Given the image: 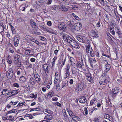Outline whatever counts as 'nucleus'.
I'll list each match as a JSON object with an SVG mask.
<instances>
[{"label": "nucleus", "instance_id": "f257e3e1", "mask_svg": "<svg viewBox=\"0 0 122 122\" xmlns=\"http://www.w3.org/2000/svg\"><path fill=\"white\" fill-rule=\"evenodd\" d=\"M108 77V75L106 74H103L102 76L100 77L99 79L100 84L102 85L106 84L108 81L107 79Z\"/></svg>", "mask_w": 122, "mask_h": 122}, {"label": "nucleus", "instance_id": "f03ea898", "mask_svg": "<svg viewBox=\"0 0 122 122\" xmlns=\"http://www.w3.org/2000/svg\"><path fill=\"white\" fill-rule=\"evenodd\" d=\"M76 38L79 41L84 43H86L89 41L88 39L83 36H76Z\"/></svg>", "mask_w": 122, "mask_h": 122}, {"label": "nucleus", "instance_id": "7ed1b4c3", "mask_svg": "<svg viewBox=\"0 0 122 122\" xmlns=\"http://www.w3.org/2000/svg\"><path fill=\"white\" fill-rule=\"evenodd\" d=\"M61 36L65 41H67L69 43L72 40L70 36L68 35L65 34V33H63L61 34Z\"/></svg>", "mask_w": 122, "mask_h": 122}, {"label": "nucleus", "instance_id": "20e7f679", "mask_svg": "<svg viewBox=\"0 0 122 122\" xmlns=\"http://www.w3.org/2000/svg\"><path fill=\"white\" fill-rule=\"evenodd\" d=\"M50 67L48 64H44L43 66V69L45 71V73L47 76L50 75Z\"/></svg>", "mask_w": 122, "mask_h": 122}, {"label": "nucleus", "instance_id": "39448f33", "mask_svg": "<svg viewBox=\"0 0 122 122\" xmlns=\"http://www.w3.org/2000/svg\"><path fill=\"white\" fill-rule=\"evenodd\" d=\"M70 44L73 47L76 49H79L80 47L78 42L74 41L73 39Z\"/></svg>", "mask_w": 122, "mask_h": 122}, {"label": "nucleus", "instance_id": "423d86ee", "mask_svg": "<svg viewBox=\"0 0 122 122\" xmlns=\"http://www.w3.org/2000/svg\"><path fill=\"white\" fill-rule=\"evenodd\" d=\"M14 75L13 70L12 68L9 69L6 73V76L8 78H12Z\"/></svg>", "mask_w": 122, "mask_h": 122}, {"label": "nucleus", "instance_id": "0eeeda50", "mask_svg": "<svg viewBox=\"0 0 122 122\" xmlns=\"http://www.w3.org/2000/svg\"><path fill=\"white\" fill-rule=\"evenodd\" d=\"M83 87L82 83H79L76 85L75 87V90L76 92H79L82 90Z\"/></svg>", "mask_w": 122, "mask_h": 122}, {"label": "nucleus", "instance_id": "6e6552de", "mask_svg": "<svg viewBox=\"0 0 122 122\" xmlns=\"http://www.w3.org/2000/svg\"><path fill=\"white\" fill-rule=\"evenodd\" d=\"M58 26L60 30H66V25L63 22L59 23Z\"/></svg>", "mask_w": 122, "mask_h": 122}, {"label": "nucleus", "instance_id": "1a4fd4ad", "mask_svg": "<svg viewBox=\"0 0 122 122\" xmlns=\"http://www.w3.org/2000/svg\"><path fill=\"white\" fill-rule=\"evenodd\" d=\"M82 25L81 23H77L74 24V27L75 30L79 31L80 30L81 28Z\"/></svg>", "mask_w": 122, "mask_h": 122}, {"label": "nucleus", "instance_id": "9d476101", "mask_svg": "<svg viewBox=\"0 0 122 122\" xmlns=\"http://www.w3.org/2000/svg\"><path fill=\"white\" fill-rule=\"evenodd\" d=\"M9 92V90L3 88L0 89V96L5 95Z\"/></svg>", "mask_w": 122, "mask_h": 122}, {"label": "nucleus", "instance_id": "9b49d317", "mask_svg": "<svg viewBox=\"0 0 122 122\" xmlns=\"http://www.w3.org/2000/svg\"><path fill=\"white\" fill-rule=\"evenodd\" d=\"M30 24L32 28L35 29L36 30H37L38 28L37 25L35 22L32 20H31L30 21Z\"/></svg>", "mask_w": 122, "mask_h": 122}, {"label": "nucleus", "instance_id": "f8f14e48", "mask_svg": "<svg viewBox=\"0 0 122 122\" xmlns=\"http://www.w3.org/2000/svg\"><path fill=\"white\" fill-rule=\"evenodd\" d=\"M20 37H18L15 36L14 38V45L17 46L18 45L19 43Z\"/></svg>", "mask_w": 122, "mask_h": 122}, {"label": "nucleus", "instance_id": "ddd939ff", "mask_svg": "<svg viewBox=\"0 0 122 122\" xmlns=\"http://www.w3.org/2000/svg\"><path fill=\"white\" fill-rule=\"evenodd\" d=\"M53 117L51 115H48L47 114L45 116L44 119H46V122H50V120H51L52 119Z\"/></svg>", "mask_w": 122, "mask_h": 122}, {"label": "nucleus", "instance_id": "4468645a", "mask_svg": "<svg viewBox=\"0 0 122 122\" xmlns=\"http://www.w3.org/2000/svg\"><path fill=\"white\" fill-rule=\"evenodd\" d=\"M79 102L81 103H85L87 101L86 98L84 96H82L79 99Z\"/></svg>", "mask_w": 122, "mask_h": 122}, {"label": "nucleus", "instance_id": "2eb2a0df", "mask_svg": "<svg viewBox=\"0 0 122 122\" xmlns=\"http://www.w3.org/2000/svg\"><path fill=\"white\" fill-rule=\"evenodd\" d=\"M34 77L35 80L37 82H40L41 81V78L40 76L36 73H35Z\"/></svg>", "mask_w": 122, "mask_h": 122}, {"label": "nucleus", "instance_id": "dca6fc26", "mask_svg": "<svg viewBox=\"0 0 122 122\" xmlns=\"http://www.w3.org/2000/svg\"><path fill=\"white\" fill-rule=\"evenodd\" d=\"M86 77L87 80L89 82L91 83H93V80L91 76L90 73H88L87 74V75H86Z\"/></svg>", "mask_w": 122, "mask_h": 122}, {"label": "nucleus", "instance_id": "f3484780", "mask_svg": "<svg viewBox=\"0 0 122 122\" xmlns=\"http://www.w3.org/2000/svg\"><path fill=\"white\" fill-rule=\"evenodd\" d=\"M43 30H44L52 34L54 33V32H53V31L51 28L46 27H43Z\"/></svg>", "mask_w": 122, "mask_h": 122}, {"label": "nucleus", "instance_id": "a211bd4d", "mask_svg": "<svg viewBox=\"0 0 122 122\" xmlns=\"http://www.w3.org/2000/svg\"><path fill=\"white\" fill-rule=\"evenodd\" d=\"M90 47V44L88 42L86 46L85 52L87 54L89 53Z\"/></svg>", "mask_w": 122, "mask_h": 122}, {"label": "nucleus", "instance_id": "6ab92c4d", "mask_svg": "<svg viewBox=\"0 0 122 122\" xmlns=\"http://www.w3.org/2000/svg\"><path fill=\"white\" fill-rule=\"evenodd\" d=\"M105 118L108 119L109 120V121L111 122H112L113 121V118L111 116H110V115L108 114H106L104 116Z\"/></svg>", "mask_w": 122, "mask_h": 122}, {"label": "nucleus", "instance_id": "aec40b11", "mask_svg": "<svg viewBox=\"0 0 122 122\" xmlns=\"http://www.w3.org/2000/svg\"><path fill=\"white\" fill-rule=\"evenodd\" d=\"M24 38L26 42L28 43H30L31 41L32 37L29 35H27L25 36Z\"/></svg>", "mask_w": 122, "mask_h": 122}, {"label": "nucleus", "instance_id": "412c9836", "mask_svg": "<svg viewBox=\"0 0 122 122\" xmlns=\"http://www.w3.org/2000/svg\"><path fill=\"white\" fill-rule=\"evenodd\" d=\"M36 81L34 79L33 77H31L29 80V81L30 84L32 85H34L36 83Z\"/></svg>", "mask_w": 122, "mask_h": 122}, {"label": "nucleus", "instance_id": "4be33fe9", "mask_svg": "<svg viewBox=\"0 0 122 122\" xmlns=\"http://www.w3.org/2000/svg\"><path fill=\"white\" fill-rule=\"evenodd\" d=\"M90 64L91 66L93 65V64L95 63L96 62V60L95 58H89Z\"/></svg>", "mask_w": 122, "mask_h": 122}, {"label": "nucleus", "instance_id": "5701e85b", "mask_svg": "<svg viewBox=\"0 0 122 122\" xmlns=\"http://www.w3.org/2000/svg\"><path fill=\"white\" fill-rule=\"evenodd\" d=\"M105 71L107 72L110 69L111 66L109 64L105 65Z\"/></svg>", "mask_w": 122, "mask_h": 122}, {"label": "nucleus", "instance_id": "b1692460", "mask_svg": "<svg viewBox=\"0 0 122 122\" xmlns=\"http://www.w3.org/2000/svg\"><path fill=\"white\" fill-rule=\"evenodd\" d=\"M60 8L61 10L64 12L67 11L68 10L66 7L63 5H62L61 6Z\"/></svg>", "mask_w": 122, "mask_h": 122}, {"label": "nucleus", "instance_id": "393cba45", "mask_svg": "<svg viewBox=\"0 0 122 122\" xmlns=\"http://www.w3.org/2000/svg\"><path fill=\"white\" fill-rule=\"evenodd\" d=\"M92 35L93 37L97 38L98 37V33L95 32L94 31H92L91 32Z\"/></svg>", "mask_w": 122, "mask_h": 122}, {"label": "nucleus", "instance_id": "a878e982", "mask_svg": "<svg viewBox=\"0 0 122 122\" xmlns=\"http://www.w3.org/2000/svg\"><path fill=\"white\" fill-rule=\"evenodd\" d=\"M17 110L16 109H13L11 110L8 111L6 113V115L10 114L12 113H15L17 112Z\"/></svg>", "mask_w": 122, "mask_h": 122}, {"label": "nucleus", "instance_id": "bb28decb", "mask_svg": "<svg viewBox=\"0 0 122 122\" xmlns=\"http://www.w3.org/2000/svg\"><path fill=\"white\" fill-rule=\"evenodd\" d=\"M25 54L28 55H33V52L32 51L30 50H26L25 51Z\"/></svg>", "mask_w": 122, "mask_h": 122}, {"label": "nucleus", "instance_id": "cd10ccee", "mask_svg": "<svg viewBox=\"0 0 122 122\" xmlns=\"http://www.w3.org/2000/svg\"><path fill=\"white\" fill-rule=\"evenodd\" d=\"M83 65V62L81 60V61H79L76 65V66L78 67H80L82 66Z\"/></svg>", "mask_w": 122, "mask_h": 122}, {"label": "nucleus", "instance_id": "c85d7f7f", "mask_svg": "<svg viewBox=\"0 0 122 122\" xmlns=\"http://www.w3.org/2000/svg\"><path fill=\"white\" fill-rule=\"evenodd\" d=\"M27 7V6L25 4L21 5L20 7V10L22 11H24Z\"/></svg>", "mask_w": 122, "mask_h": 122}, {"label": "nucleus", "instance_id": "c756f323", "mask_svg": "<svg viewBox=\"0 0 122 122\" xmlns=\"http://www.w3.org/2000/svg\"><path fill=\"white\" fill-rule=\"evenodd\" d=\"M69 59L71 64L72 65H74L75 64V60L73 57H70Z\"/></svg>", "mask_w": 122, "mask_h": 122}, {"label": "nucleus", "instance_id": "7c9ffc66", "mask_svg": "<svg viewBox=\"0 0 122 122\" xmlns=\"http://www.w3.org/2000/svg\"><path fill=\"white\" fill-rule=\"evenodd\" d=\"M119 90L118 88H115L112 90L111 92L117 94L119 92Z\"/></svg>", "mask_w": 122, "mask_h": 122}, {"label": "nucleus", "instance_id": "2f4dec72", "mask_svg": "<svg viewBox=\"0 0 122 122\" xmlns=\"http://www.w3.org/2000/svg\"><path fill=\"white\" fill-rule=\"evenodd\" d=\"M54 94V92L53 91L51 90L48 93V96L49 97V96L50 97L49 98H51L52 96H53Z\"/></svg>", "mask_w": 122, "mask_h": 122}, {"label": "nucleus", "instance_id": "473e14b6", "mask_svg": "<svg viewBox=\"0 0 122 122\" xmlns=\"http://www.w3.org/2000/svg\"><path fill=\"white\" fill-rule=\"evenodd\" d=\"M97 100V99L96 98H94L91 100L90 102V104L91 105H92L94 103H96V101Z\"/></svg>", "mask_w": 122, "mask_h": 122}, {"label": "nucleus", "instance_id": "72a5a7b5", "mask_svg": "<svg viewBox=\"0 0 122 122\" xmlns=\"http://www.w3.org/2000/svg\"><path fill=\"white\" fill-rule=\"evenodd\" d=\"M37 96V94H34V93H31L30 94V97L32 98L36 99V98Z\"/></svg>", "mask_w": 122, "mask_h": 122}, {"label": "nucleus", "instance_id": "f704fd0d", "mask_svg": "<svg viewBox=\"0 0 122 122\" xmlns=\"http://www.w3.org/2000/svg\"><path fill=\"white\" fill-rule=\"evenodd\" d=\"M90 54L91 56L92 57H94V56L95 54H94V52L91 47L90 49Z\"/></svg>", "mask_w": 122, "mask_h": 122}, {"label": "nucleus", "instance_id": "c9c22d12", "mask_svg": "<svg viewBox=\"0 0 122 122\" xmlns=\"http://www.w3.org/2000/svg\"><path fill=\"white\" fill-rule=\"evenodd\" d=\"M31 41L34 42L37 45H39V43L38 41L32 37V38L31 39Z\"/></svg>", "mask_w": 122, "mask_h": 122}, {"label": "nucleus", "instance_id": "e433bc0d", "mask_svg": "<svg viewBox=\"0 0 122 122\" xmlns=\"http://www.w3.org/2000/svg\"><path fill=\"white\" fill-rule=\"evenodd\" d=\"M19 92V91L18 90H14L11 91V94L14 95L18 94Z\"/></svg>", "mask_w": 122, "mask_h": 122}, {"label": "nucleus", "instance_id": "4c0bfd02", "mask_svg": "<svg viewBox=\"0 0 122 122\" xmlns=\"http://www.w3.org/2000/svg\"><path fill=\"white\" fill-rule=\"evenodd\" d=\"M25 102H20L17 105V107H19L24 105H25Z\"/></svg>", "mask_w": 122, "mask_h": 122}, {"label": "nucleus", "instance_id": "58836bf2", "mask_svg": "<svg viewBox=\"0 0 122 122\" xmlns=\"http://www.w3.org/2000/svg\"><path fill=\"white\" fill-rule=\"evenodd\" d=\"M70 68V66L69 64H67L66 66V68L65 72L70 73L69 69Z\"/></svg>", "mask_w": 122, "mask_h": 122}, {"label": "nucleus", "instance_id": "ea45409f", "mask_svg": "<svg viewBox=\"0 0 122 122\" xmlns=\"http://www.w3.org/2000/svg\"><path fill=\"white\" fill-rule=\"evenodd\" d=\"M7 60L8 63L9 64H11L12 62V60L10 58H7Z\"/></svg>", "mask_w": 122, "mask_h": 122}, {"label": "nucleus", "instance_id": "a19ab883", "mask_svg": "<svg viewBox=\"0 0 122 122\" xmlns=\"http://www.w3.org/2000/svg\"><path fill=\"white\" fill-rule=\"evenodd\" d=\"M60 76L59 75H58V72H56L55 74V78L60 79Z\"/></svg>", "mask_w": 122, "mask_h": 122}, {"label": "nucleus", "instance_id": "79ce46f5", "mask_svg": "<svg viewBox=\"0 0 122 122\" xmlns=\"http://www.w3.org/2000/svg\"><path fill=\"white\" fill-rule=\"evenodd\" d=\"M44 113L46 114V113H45V112L49 114H51V113L52 112L50 110L45 109V111H44Z\"/></svg>", "mask_w": 122, "mask_h": 122}, {"label": "nucleus", "instance_id": "37998d69", "mask_svg": "<svg viewBox=\"0 0 122 122\" xmlns=\"http://www.w3.org/2000/svg\"><path fill=\"white\" fill-rule=\"evenodd\" d=\"M5 28V27L4 25H1L0 26V32L1 33L3 32Z\"/></svg>", "mask_w": 122, "mask_h": 122}, {"label": "nucleus", "instance_id": "c03bdc74", "mask_svg": "<svg viewBox=\"0 0 122 122\" xmlns=\"http://www.w3.org/2000/svg\"><path fill=\"white\" fill-rule=\"evenodd\" d=\"M20 80L21 81L24 82L26 80V78L25 76H22L20 78Z\"/></svg>", "mask_w": 122, "mask_h": 122}, {"label": "nucleus", "instance_id": "a18cd8bd", "mask_svg": "<svg viewBox=\"0 0 122 122\" xmlns=\"http://www.w3.org/2000/svg\"><path fill=\"white\" fill-rule=\"evenodd\" d=\"M69 114L70 116L71 117L75 118L77 117L76 116L74 115V114L72 112H71L69 113Z\"/></svg>", "mask_w": 122, "mask_h": 122}, {"label": "nucleus", "instance_id": "49530a36", "mask_svg": "<svg viewBox=\"0 0 122 122\" xmlns=\"http://www.w3.org/2000/svg\"><path fill=\"white\" fill-rule=\"evenodd\" d=\"M13 57L14 59H19L20 58V56L17 54H15L14 55Z\"/></svg>", "mask_w": 122, "mask_h": 122}, {"label": "nucleus", "instance_id": "de8ad7c7", "mask_svg": "<svg viewBox=\"0 0 122 122\" xmlns=\"http://www.w3.org/2000/svg\"><path fill=\"white\" fill-rule=\"evenodd\" d=\"M65 75H64V78L65 79H66L69 76V75L70 74V73H68L67 72H65Z\"/></svg>", "mask_w": 122, "mask_h": 122}, {"label": "nucleus", "instance_id": "09e8293b", "mask_svg": "<svg viewBox=\"0 0 122 122\" xmlns=\"http://www.w3.org/2000/svg\"><path fill=\"white\" fill-rule=\"evenodd\" d=\"M111 95L112 97L113 98H114L116 97V96H117V94H115L114 93H113V92H111Z\"/></svg>", "mask_w": 122, "mask_h": 122}, {"label": "nucleus", "instance_id": "8fccbe9b", "mask_svg": "<svg viewBox=\"0 0 122 122\" xmlns=\"http://www.w3.org/2000/svg\"><path fill=\"white\" fill-rule=\"evenodd\" d=\"M9 118H8V120L10 121H13L14 118L12 116H9Z\"/></svg>", "mask_w": 122, "mask_h": 122}, {"label": "nucleus", "instance_id": "3c124183", "mask_svg": "<svg viewBox=\"0 0 122 122\" xmlns=\"http://www.w3.org/2000/svg\"><path fill=\"white\" fill-rule=\"evenodd\" d=\"M22 69L21 68H18L17 71V74L18 75H20V71L22 70Z\"/></svg>", "mask_w": 122, "mask_h": 122}, {"label": "nucleus", "instance_id": "603ef678", "mask_svg": "<svg viewBox=\"0 0 122 122\" xmlns=\"http://www.w3.org/2000/svg\"><path fill=\"white\" fill-rule=\"evenodd\" d=\"M60 79L55 78L54 83L55 84H56V83H58L60 82Z\"/></svg>", "mask_w": 122, "mask_h": 122}, {"label": "nucleus", "instance_id": "864d4df0", "mask_svg": "<svg viewBox=\"0 0 122 122\" xmlns=\"http://www.w3.org/2000/svg\"><path fill=\"white\" fill-rule=\"evenodd\" d=\"M10 103V104L11 105V106H14L17 103V102H14L13 101H11Z\"/></svg>", "mask_w": 122, "mask_h": 122}, {"label": "nucleus", "instance_id": "5fc2aeb1", "mask_svg": "<svg viewBox=\"0 0 122 122\" xmlns=\"http://www.w3.org/2000/svg\"><path fill=\"white\" fill-rule=\"evenodd\" d=\"M63 111L64 112L63 115L65 118H67L68 115H67L66 113V111L65 110H63Z\"/></svg>", "mask_w": 122, "mask_h": 122}, {"label": "nucleus", "instance_id": "6e6d98bb", "mask_svg": "<svg viewBox=\"0 0 122 122\" xmlns=\"http://www.w3.org/2000/svg\"><path fill=\"white\" fill-rule=\"evenodd\" d=\"M115 15L116 16V18L117 19V20L118 21H119L120 19V16H121V15H119V14L117 15Z\"/></svg>", "mask_w": 122, "mask_h": 122}, {"label": "nucleus", "instance_id": "4d7b16f0", "mask_svg": "<svg viewBox=\"0 0 122 122\" xmlns=\"http://www.w3.org/2000/svg\"><path fill=\"white\" fill-rule=\"evenodd\" d=\"M78 6L76 5H74L73 6L71 7L72 9L74 10H77L78 8Z\"/></svg>", "mask_w": 122, "mask_h": 122}, {"label": "nucleus", "instance_id": "13d9d810", "mask_svg": "<svg viewBox=\"0 0 122 122\" xmlns=\"http://www.w3.org/2000/svg\"><path fill=\"white\" fill-rule=\"evenodd\" d=\"M66 83L64 81H63L62 83L61 84V86L62 88L64 87L66 85Z\"/></svg>", "mask_w": 122, "mask_h": 122}, {"label": "nucleus", "instance_id": "bf43d9fd", "mask_svg": "<svg viewBox=\"0 0 122 122\" xmlns=\"http://www.w3.org/2000/svg\"><path fill=\"white\" fill-rule=\"evenodd\" d=\"M14 63L15 64H17L19 63V59H14Z\"/></svg>", "mask_w": 122, "mask_h": 122}, {"label": "nucleus", "instance_id": "052dcab7", "mask_svg": "<svg viewBox=\"0 0 122 122\" xmlns=\"http://www.w3.org/2000/svg\"><path fill=\"white\" fill-rule=\"evenodd\" d=\"M103 64L105 65H108V62L107 60H102Z\"/></svg>", "mask_w": 122, "mask_h": 122}, {"label": "nucleus", "instance_id": "680f3d73", "mask_svg": "<svg viewBox=\"0 0 122 122\" xmlns=\"http://www.w3.org/2000/svg\"><path fill=\"white\" fill-rule=\"evenodd\" d=\"M9 92L6 95L7 96H9L10 97H11L12 96H13V95H12V94H11V92H10V91L9 90Z\"/></svg>", "mask_w": 122, "mask_h": 122}, {"label": "nucleus", "instance_id": "e2e57ef3", "mask_svg": "<svg viewBox=\"0 0 122 122\" xmlns=\"http://www.w3.org/2000/svg\"><path fill=\"white\" fill-rule=\"evenodd\" d=\"M102 55L103 56H105L107 58H110V56L108 55L104 54V53H102Z\"/></svg>", "mask_w": 122, "mask_h": 122}, {"label": "nucleus", "instance_id": "0e129e2a", "mask_svg": "<svg viewBox=\"0 0 122 122\" xmlns=\"http://www.w3.org/2000/svg\"><path fill=\"white\" fill-rule=\"evenodd\" d=\"M110 31L111 32L112 34L113 35H114L115 34V31L113 30V29L112 28H110Z\"/></svg>", "mask_w": 122, "mask_h": 122}, {"label": "nucleus", "instance_id": "69168bd1", "mask_svg": "<svg viewBox=\"0 0 122 122\" xmlns=\"http://www.w3.org/2000/svg\"><path fill=\"white\" fill-rule=\"evenodd\" d=\"M11 107V105L10 104V103H9V104H8L6 106V107L8 109L10 108Z\"/></svg>", "mask_w": 122, "mask_h": 122}, {"label": "nucleus", "instance_id": "338daca9", "mask_svg": "<svg viewBox=\"0 0 122 122\" xmlns=\"http://www.w3.org/2000/svg\"><path fill=\"white\" fill-rule=\"evenodd\" d=\"M47 24L49 26H51L52 24L51 22L50 21H48L47 22Z\"/></svg>", "mask_w": 122, "mask_h": 122}, {"label": "nucleus", "instance_id": "774afa93", "mask_svg": "<svg viewBox=\"0 0 122 122\" xmlns=\"http://www.w3.org/2000/svg\"><path fill=\"white\" fill-rule=\"evenodd\" d=\"M99 119L98 118H94V121L96 122H98Z\"/></svg>", "mask_w": 122, "mask_h": 122}]
</instances>
